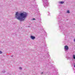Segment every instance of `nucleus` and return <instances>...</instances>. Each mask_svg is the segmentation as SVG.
I'll use <instances>...</instances> for the list:
<instances>
[{
  "instance_id": "f257e3e1",
  "label": "nucleus",
  "mask_w": 75,
  "mask_h": 75,
  "mask_svg": "<svg viewBox=\"0 0 75 75\" xmlns=\"http://www.w3.org/2000/svg\"><path fill=\"white\" fill-rule=\"evenodd\" d=\"M27 13L25 12L21 13L19 14L18 12H17L15 14V18L20 21H24L27 17Z\"/></svg>"
},
{
  "instance_id": "f03ea898",
  "label": "nucleus",
  "mask_w": 75,
  "mask_h": 75,
  "mask_svg": "<svg viewBox=\"0 0 75 75\" xmlns=\"http://www.w3.org/2000/svg\"><path fill=\"white\" fill-rule=\"evenodd\" d=\"M64 48V49L66 50H68V46H65Z\"/></svg>"
},
{
  "instance_id": "7ed1b4c3",
  "label": "nucleus",
  "mask_w": 75,
  "mask_h": 75,
  "mask_svg": "<svg viewBox=\"0 0 75 75\" xmlns=\"http://www.w3.org/2000/svg\"><path fill=\"white\" fill-rule=\"evenodd\" d=\"M31 39H32L33 40H34V39H35V37L33 36H31Z\"/></svg>"
},
{
  "instance_id": "20e7f679",
  "label": "nucleus",
  "mask_w": 75,
  "mask_h": 75,
  "mask_svg": "<svg viewBox=\"0 0 75 75\" xmlns=\"http://www.w3.org/2000/svg\"><path fill=\"white\" fill-rule=\"evenodd\" d=\"M60 3L61 4H64V1H62V2H60Z\"/></svg>"
},
{
  "instance_id": "39448f33",
  "label": "nucleus",
  "mask_w": 75,
  "mask_h": 75,
  "mask_svg": "<svg viewBox=\"0 0 75 75\" xmlns=\"http://www.w3.org/2000/svg\"><path fill=\"white\" fill-rule=\"evenodd\" d=\"M73 59H75V55H73Z\"/></svg>"
},
{
  "instance_id": "423d86ee",
  "label": "nucleus",
  "mask_w": 75,
  "mask_h": 75,
  "mask_svg": "<svg viewBox=\"0 0 75 75\" xmlns=\"http://www.w3.org/2000/svg\"><path fill=\"white\" fill-rule=\"evenodd\" d=\"M67 13H69L70 12H69V11H67Z\"/></svg>"
},
{
  "instance_id": "0eeeda50",
  "label": "nucleus",
  "mask_w": 75,
  "mask_h": 75,
  "mask_svg": "<svg viewBox=\"0 0 75 75\" xmlns=\"http://www.w3.org/2000/svg\"><path fill=\"white\" fill-rule=\"evenodd\" d=\"M2 53H3V52H2L1 51H0V54H1Z\"/></svg>"
},
{
  "instance_id": "6e6552de",
  "label": "nucleus",
  "mask_w": 75,
  "mask_h": 75,
  "mask_svg": "<svg viewBox=\"0 0 75 75\" xmlns=\"http://www.w3.org/2000/svg\"><path fill=\"white\" fill-rule=\"evenodd\" d=\"M22 68L21 67H19V69H22Z\"/></svg>"
},
{
  "instance_id": "1a4fd4ad",
  "label": "nucleus",
  "mask_w": 75,
  "mask_h": 75,
  "mask_svg": "<svg viewBox=\"0 0 75 75\" xmlns=\"http://www.w3.org/2000/svg\"><path fill=\"white\" fill-rule=\"evenodd\" d=\"M33 20H35V18H33Z\"/></svg>"
},
{
  "instance_id": "9d476101",
  "label": "nucleus",
  "mask_w": 75,
  "mask_h": 75,
  "mask_svg": "<svg viewBox=\"0 0 75 75\" xmlns=\"http://www.w3.org/2000/svg\"><path fill=\"white\" fill-rule=\"evenodd\" d=\"M74 41L75 42V39H74Z\"/></svg>"
},
{
  "instance_id": "9b49d317",
  "label": "nucleus",
  "mask_w": 75,
  "mask_h": 75,
  "mask_svg": "<svg viewBox=\"0 0 75 75\" xmlns=\"http://www.w3.org/2000/svg\"><path fill=\"white\" fill-rule=\"evenodd\" d=\"M41 74H43V73L42 72Z\"/></svg>"
}]
</instances>
